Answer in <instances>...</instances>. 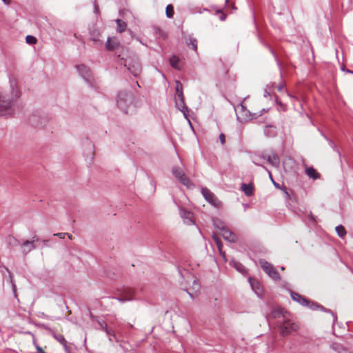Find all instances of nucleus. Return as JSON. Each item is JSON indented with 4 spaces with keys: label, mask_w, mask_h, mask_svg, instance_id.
<instances>
[{
    "label": "nucleus",
    "mask_w": 353,
    "mask_h": 353,
    "mask_svg": "<svg viewBox=\"0 0 353 353\" xmlns=\"http://www.w3.org/2000/svg\"><path fill=\"white\" fill-rule=\"evenodd\" d=\"M39 240V239L37 236H34L31 241L26 240L23 243H21L20 245L21 248L22 253L24 255H26L32 250L36 249L37 246L35 245V242H38Z\"/></svg>",
    "instance_id": "obj_10"
},
{
    "label": "nucleus",
    "mask_w": 353,
    "mask_h": 353,
    "mask_svg": "<svg viewBox=\"0 0 353 353\" xmlns=\"http://www.w3.org/2000/svg\"><path fill=\"white\" fill-rule=\"evenodd\" d=\"M270 52H271V53L272 54V55L274 56V57L275 60H276V61H278V60H277V57H276V54H275L274 52L273 51V50H272V48H270Z\"/></svg>",
    "instance_id": "obj_54"
},
{
    "label": "nucleus",
    "mask_w": 353,
    "mask_h": 353,
    "mask_svg": "<svg viewBox=\"0 0 353 353\" xmlns=\"http://www.w3.org/2000/svg\"><path fill=\"white\" fill-rule=\"evenodd\" d=\"M268 174H269L270 178V179L272 180V183H273L275 187H277V188H278V187H279V185H278V184H277V183L274 181V179H273V178H272V174H271V172H270V171H268Z\"/></svg>",
    "instance_id": "obj_48"
},
{
    "label": "nucleus",
    "mask_w": 353,
    "mask_h": 353,
    "mask_svg": "<svg viewBox=\"0 0 353 353\" xmlns=\"http://www.w3.org/2000/svg\"><path fill=\"white\" fill-rule=\"evenodd\" d=\"M8 242L9 243L12 245V246H16V245H20L21 243L18 241L17 239H16L13 236H10L8 238Z\"/></svg>",
    "instance_id": "obj_38"
},
{
    "label": "nucleus",
    "mask_w": 353,
    "mask_h": 353,
    "mask_svg": "<svg viewBox=\"0 0 353 353\" xmlns=\"http://www.w3.org/2000/svg\"><path fill=\"white\" fill-rule=\"evenodd\" d=\"M225 15L224 14H222L221 16L220 17V19L221 21H224L225 19Z\"/></svg>",
    "instance_id": "obj_58"
},
{
    "label": "nucleus",
    "mask_w": 353,
    "mask_h": 353,
    "mask_svg": "<svg viewBox=\"0 0 353 353\" xmlns=\"http://www.w3.org/2000/svg\"><path fill=\"white\" fill-rule=\"evenodd\" d=\"M288 95L290 97H291V98H293V99L294 98V96L291 95V94H290V93H288Z\"/></svg>",
    "instance_id": "obj_63"
},
{
    "label": "nucleus",
    "mask_w": 353,
    "mask_h": 353,
    "mask_svg": "<svg viewBox=\"0 0 353 353\" xmlns=\"http://www.w3.org/2000/svg\"><path fill=\"white\" fill-rule=\"evenodd\" d=\"M175 84H176V94H181V93H183V85L182 83H181V81H175Z\"/></svg>",
    "instance_id": "obj_36"
},
{
    "label": "nucleus",
    "mask_w": 353,
    "mask_h": 353,
    "mask_svg": "<svg viewBox=\"0 0 353 353\" xmlns=\"http://www.w3.org/2000/svg\"><path fill=\"white\" fill-rule=\"evenodd\" d=\"M272 87H273V84H271V85L268 84V85H267L266 88L264 90L263 96L265 97H268L270 96V90H271Z\"/></svg>",
    "instance_id": "obj_40"
},
{
    "label": "nucleus",
    "mask_w": 353,
    "mask_h": 353,
    "mask_svg": "<svg viewBox=\"0 0 353 353\" xmlns=\"http://www.w3.org/2000/svg\"><path fill=\"white\" fill-rule=\"evenodd\" d=\"M241 189L246 196H251L253 194V187L251 184H241Z\"/></svg>",
    "instance_id": "obj_25"
},
{
    "label": "nucleus",
    "mask_w": 353,
    "mask_h": 353,
    "mask_svg": "<svg viewBox=\"0 0 353 353\" xmlns=\"http://www.w3.org/2000/svg\"><path fill=\"white\" fill-rule=\"evenodd\" d=\"M48 122L46 117H42L39 112H33L28 118V123L34 128L44 127Z\"/></svg>",
    "instance_id": "obj_7"
},
{
    "label": "nucleus",
    "mask_w": 353,
    "mask_h": 353,
    "mask_svg": "<svg viewBox=\"0 0 353 353\" xmlns=\"http://www.w3.org/2000/svg\"><path fill=\"white\" fill-rule=\"evenodd\" d=\"M259 159H265L270 164L278 168L280 165V159L279 157V155L275 153L272 152V155H265L262 154L259 157Z\"/></svg>",
    "instance_id": "obj_13"
},
{
    "label": "nucleus",
    "mask_w": 353,
    "mask_h": 353,
    "mask_svg": "<svg viewBox=\"0 0 353 353\" xmlns=\"http://www.w3.org/2000/svg\"><path fill=\"white\" fill-rule=\"evenodd\" d=\"M306 174L314 180L319 179L320 174L316 171L313 167H309L305 169Z\"/></svg>",
    "instance_id": "obj_21"
},
{
    "label": "nucleus",
    "mask_w": 353,
    "mask_h": 353,
    "mask_svg": "<svg viewBox=\"0 0 353 353\" xmlns=\"http://www.w3.org/2000/svg\"><path fill=\"white\" fill-rule=\"evenodd\" d=\"M265 137H274L276 135V127L273 125H266L263 130Z\"/></svg>",
    "instance_id": "obj_19"
},
{
    "label": "nucleus",
    "mask_w": 353,
    "mask_h": 353,
    "mask_svg": "<svg viewBox=\"0 0 353 353\" xmlns=\"http://www.w3.org/2000/svg\"><path fill=\"white\" fill-rule=\"evenodd\" d=\"M308 217L309 219L312 221V222H315V218L314 216H313V214L310 212V214L308 215Z\"/></svg>",
    "instance_id": "obj_53"
},
{
    "label": "nucleus",
    "mask_w": 353,
    "mask_h": 353,
    "mask_svg": "<svg viewBox=\"0 0 353 353\" xmlns=\"http://www.w3.org/2000/svg\"><path fill=\"white\" fill-rule=\"evenodd\" d=\"M117 45V43H114V42L112 43L110 41V38H108L106 41V43H105V47L108 50H114Z\"/></svg>",
    "instance_id": "obj_35"
},
{
    "label": "nucleus",
    "mask_w": 353,
    "mask_h": 353,
    "mask_svg": "<svg viewBox=\"0 0 353 353\" xmlns=\"http://www.w3.org/2000/svg\"><path fill=\"white\" fill-rule=\"evenodd\" d=\"M325 139L327 141L329 145L333 149V150L336 152L338 153V154L340 156L341 155L340 152L336 148V146L334 144V143L333 142V141L327 137H325Z\"/></svg>",
    "instance_id": "obj_32"
},
{
    "label": "nucleus",
    "mask_w": 353,
    "mask_h": 353,
    "mask_svg": "<svg viewBox=\"0 0 353 353\" xmlns=\"http://www.w3.org/2000/svg\"><path fill=\"white\" fill-rule=\"evenodd\" d=\"M123 65L129 71V72L135 77H137L141 72V65L139 60L137 57H133L125 61Z\"/></svg>",
    "instance_id": "obj_4"
},
{
    "label": "nucleus",
    "mask_w": 353,
    "mask_h": 353,
    "mask_svg": "<svg viewBox=\"0 0 353 353\" xmlns=\"http://www.w3.org/2000/svg\"><path fill=\"white\" fill-rule=\"evenodd\" d=\"M54 236H57L61 239H64L65 236H66V233H62V232L56 233V234H54Z\"/></svg>",
    "instance_id": "obj_47"
},
{
    "label": "nucleus",
    "mask_w": 353,
    "mask_h": 353,
    "mask_svg": "<svg viewBox=\"0 0 353 353\" xmlns=\"http://www.w3.org/2000/svg\"><path fill=\"white\" fill-rule=\"evenodd\" d=\"M37 40L36 37L34 36H32V35H28L26 37V43L28 44H30V45L35 44L37 43Z\"/></svg>",
    "instance_id": "obj_33"
},
{
    "label": "nucleus",
    "mask_w": 353,
    "mask_h": 353,
    "mask_svg": "<svg viewBox=\"0 0 353 353\" xmlns=\"http://www.w3.org/2000/svg\"><path fill=\"white\" fill-rule=\"evenodd\" d=\"M249 283L252 287V289L254 291L256 295L259 297H261L263 290L259 282L254 279L249 278Z\"/></svg>",
    "instance_id": "obj_17"
},
{
    "label": "nucleus",
    "mask_w": 353,
    "mask_h": 353,
    "mask_svg": "<svg viewBox=\"0 0 353 353\" xmlns=\"http://www.w3.org/2000/svg\"><path fill=\"white\" fill-rule=\"evenodd\" d=\"M66 235L68 236V237L70 239H72V235L69 234V233H66Z\"/></svg>",
    "instance_id": "obj_59"
},
{
    "label": "nucleus",
    "mask_w": 353,
    "mask_h": 353,
    "mask_svg": "<svg viewBox=\"0 0 353 353\" xmlns=\"http://www.w3.org/2000/svg\"><path fill=\"white\" fill-rule=\"evenodd\" d=\"M86 143H87L88 148H89V150L90 151V156H91L90 161L92 162L94 159V153L92 152L93 145L88 139L86 140Z\"/></svg>",
    "instance_id": "obj_39"
},
{
    "label": "nucleus",
    "mask_w": 353,
    "mask_h": 353,
    "mask_svg": "<svg viewBox=\"0 0 353 353\" xmlns=\"http://www.w3.org/2000/svg\"><path fill=\"white\" fill-rule=\"evenodd\" d=\"M220 254H221L223 257H225V252H223L222 250H221V252H220Z\"/></svg>",
    "instance_id": "obj_62"
},
{
    "label": "nucleus",
    "mask_w": 353,
    "mask_h": 353,
    "mask_svg": "<svg viewBox=\"0 0 353 353\" xmlns=\"http://www.w3.org/2000/svg\"><path fill=\"white\" fill-rule=\"evenodd\" d=\"M42 242H43L44 246H47V245H46L47 241L46 240H43Z\"/></svg>",
    "instance_id": "obj_61"
},
{
    "label": "nucleus",
    "mask_w": 353,
    "mask_h": 353,
    "mask_svg": "<svg viewBox=\"0 0 353 353\" xmlns=\"http://www.w3.org/2000/svg\"><path fill=\"white\" fill-rule=\"evenodd\" d=\"M33 342H34V345H35V347H36L37 350L39 352H40V353H46V352L43 350V349H42L39 345H38L36 343V341H35V339H34V340H33Z\"/></svg>",
    "instance_id": "obj_43"
},
{
    "label": "nucleus",
    "mask_w": 353,
    "mask_h": 353,
    "mask_svg": "<svg viewBox=\"0 0 353 353\" xmlns=\"http://www.w3.org/2000/svg\"><path fill=\"white\" fill-rule=\"evenodd\" d=\"M53 336L57 341H58L61 345H63V346L64 347L65 351L66 352H68L69 347L67 345V341L65 340L64 336L61 334H54Z\"/></svg>",
    "instance_id": "obj_23"
},
{
    "label": "nucleus",
    "mask_w": 353,
    "mask_h": 353,
    "mask_svg": "<svg viewBox=\"0 0 353 353\" xmlns=\"http://www.w3.org/2000/svg\"><path fill=\"white\" fill-rule=\"evenodd\" d=\"M172 174L174 176L185 186L189 187L190 181L185 175L183 170L179 167H174L172 168Z\"/></svg>",
    "instance_id": "obj_11"
},
{
    "label": "nucleus",
    "mask_w": 353,
    "mask_h": 353,
    "mask_svg": "<svg viewBox=\"0 0 353 353\" xmlns=\"http://www.w3.org/2000/svg\"><path fill=\"white\" fill-rule=\"evenodd\" d=\"M219 140H220V142L222 145L225 144V134L223 133H221L219 134Z\"/></svg>",
    "instance_id": "obj_44"
},
{
    "label": "nucleus",
    "mask_w": 353,
    "mask_h": 353,
    "mask_svg": "<svg viewBox=\"0 0 353 353\" xmlns=\"http://www.w3.org/2000/svg\"><path fill=\"white\" fill-rule=\"evenodd\" d=\"M236 114L237 120L241 123L257 118L256 113H251L243 103H241L236 109Z\"/></svg>",
    "instance_id": "obj_3"
},
{
    "label": "nucleus",
    "mask_w": 353,
    "mask_h": 353,
    "mask_svg": "<svg viewBox=\"0 0 353 353\" xmlns=\"http://www.w3.org/2000/svg\"><path fill=\"white\" fill-rule=\"evenodd\" d=\"M120 302L129 301L134 299V290L132 289H128L122 295L116 298Z\"/></svg>",
    "instance_id": "obj_18"
},
{
    "label": "nucleus",
    "mask_w": 353,
    "mask_h": 353,
    "mask_svg": "<svg viewBox=\"0 0 353 353\" xmlns=\"http://www.w3.org/2000/svg\"><path fill=\"white\" fill-rule=\"evenodd\" d=\"M201 194L205 199L214 207L219 208L221 205V202L208 188H202Z\"/></svg>",
    "instance_id": "obj_9"
},
{
    "label": "nucleus",
    "mask_w": 353,
    "mask_h": 353,
    "mask_svg": "<svg viewBox=\"0 0 353 353\" xmlns=\"http://www.w3.org/2000/svg\"><path fill=\"white\" fill-rule=\"evenodd\" d=\"M279 323H281L279 329L280 333L283 336L295 332L298 328V325L290 320L285 319L283 321H279Z\"/></svg>",
    "instance_id": "obj_8"
},
{
    "label": "nucleus",
    "mask_w": 353,
    "mask_h": 353,
    "mask_svg": "<svg viewBox=\"0 0 353 353\" xmlns=\"http://www.w3.org/2000/svg\"><path fill=\"white\" fill-rule=\"evenodd\" d=\"M11 96L0 93V117H8L12 116L17 106L18 99L21 92L15 88L16 82L10 80Z\"/></svg>",
    "instance_id": "obj_1"
},
{
    "label": "nucleus",
    "mask_w": 353,
    "mask_h": 353,
    "mask_svg": "<svg viewBox=\"0 0 353 353\" xmlns=\"http://www.w3.org/2000/svg\"><path fill=\"white\" fill-rule=\"evenodd\" d=\"M175 99H176L178 101L185 100L183 93L176 94Z\"/></svg>",
    "instance_id": "obj_45"
},
{
    "label": "nucleus",
    "mask_w": 353,
    "mask_h": 353,
    "mask_svg": "<svg viewBox=\"0 0 353 353\" xmlns=\"http://www.w3.org/2000/svg\"><path fill=\"white\" fill-rule=\"evenodd\" d=\"M176 107L183 112L184 117L188 119V108L185 105V100L178 101L175 99Z\"/></svg>",
    "instance_id": "obj_20"
},
{
    "label": "nucleus",
    "mask_w": 353,
    "mask_h": 353,
    "mask_svg": "<svg viewBox=\"0 0 353 353\" xmlns=\"http://www.w3.org/2000/svg\"><path fill=\"white\" fill-rule=\"evenodd\" d=\"M213 239L214 241H215V243H216V242H219L221 240L219 239V237L216 236L215 235L213 236Z\"/></svg>",
    "instance_id": "obj_55"
},
{
    "label": "nucleus",
    "mask_w": 353,
    "mask_h": 353,
    "mask_svg": "<svg viewBox=\"0 0 353 353\" xmlns=\"http://www.w3.org/2000/svg\"><path fill=\"white\" fill-rule=\"evenodd\" d=\"M179 62V58H178L177 57H176L175 55H173V56L170 59V65H171L173 68L179 69V66H178Z\"/></svg>",
    "instance_id": "obj_30"
},
{
    "label": "nucleus",
    "mask_w": 353,
    "mask_h": 353,
    "mask_svg": "<svg viewBox=\"0 0 353 353\" xmlns=\"http://www.w3.org/2000/svg\"><path fill=\"white\" fill-rule=\"evenodd\" d=\"M92 40H93L94 41H99V39L98 37H93V38H92Z\"/></svg>",
    "instance_id": "obj_60"
},
{
    "label": "nucleus",
    "mask_w": 353,
    "mask_h": 353,
    "mask_svg": "<svg viewBox=\"0 0 353 353\" xmlns=\"http://www.w3.org/2000/svg\"><path fill=\"white\" fill-rule=\"evenodd\" d=\"M305 306L310 308L312 310H317L320 309L321 305L319 304L317 302H314L308 299V303L305 305Z\"/></svg>",
    "instance_id": "obj_28"
},
{
    "label": "nucleus",
    "mask_w": 353,
    "mask_h": 353,
    "mask_svg": "<svg viewBox=\"0 0 353 353\" xmlns=\"http://www.w3.org/2000/svg\"><path fill=\"white\" fill-rule=\"evenodd\" d=\"M319 310H321V311H323L325 312H327V313L331 314L333 316V317H334V321L335 320L336 317L334 316V313L330 309L325 308L323 305H321V307H320Z\"/></svg>",
    "instance_id": "obj_42"
},
{
    "label": "nucleus",
    "mask_w": 353,
    "mask_h": 353,
    "mask_svg": "<svg viewBox=\"0 0 353 353\" xmlns=\"http://www.w3.org/2000/svg\"><path fill=\"white\" fill-rule=\"evenodd\" d=\"M259 263L262 269L270 278L273 279L275 281H279L281 279V276L279 272L275 269L273 265H272L265 259H260Z\"/></svg>",
    "instance_id": "obj_6"
},
{
    "label": "nucleus",
    "mask_w": 353,
    "mask_h": 353,
    "mask_svg": "<svg viewBox=\"0 0 353 353\" xmlns=\"http://www.w3.org/2000/svg\"><path fill=\"white\" fill-rule=\"evenodd\" d=\"M185 43L188 48H192L195 52L197 51V40L195 38L192 37V36H190L185 40Z\"/></svg>",
    "instance_id": "obj_22"
},
{
    "label": "nucleus",
    "mask_w": 353,
    "mask_h": 353,
    "mask_svg": "<svg viewBox=\"0 0 353 353\" xmlns=\"http://www.w3.org/2000/svg\"><path fill=\"white\" fill-rule=\"evenodd\" d=\"M116 23H117V31L121 33L126 29L127 25L125 22L123 21L117 19H116Z\"/></svg>",
    "instance_id": "obj_26"
},
{
    "label": "nucleus",
    "mask_w": 353,
    "mask_h": 353,
    "mask_svg": "<svg viewBox=\"0 0 353 353\" xmlns=\"http://www.w3.org/2000/svg\"><path fill=\"white\" fill-rule=\"evenodd\" d=\"M76 68L79 74L84 79V81L90 86H93L94 78L90 69L84 64L77 65Z\"/></svg>",
    "instance_id": "obj_5"
},
{
    "label": "nucleus",
    "mask_w": 353,
    "mask_h": 353,
    "mask_svg": "<svg viewBox=\"0 0 353 353\" xmlns=\"http://www.w3.org/2000/svg\"><path fill=\"white\" fill-rule=\"evenodd\" d=\"M335 230L338 236L341 238H343L346 234L345 229L342 225H337L335 228Z\"/></svg>",
    "instance_id": "obj_29"
},
{
    "label": "nucleus",
    "mask_w": 353,
    "mask_h": 353,
    "mask_svg": "<svg viewBox=\"0 0 353 353\" xmlns=\"http://www.w3.org/2000/svg\"><path fill=\"white\" fill-rule=\"evenodd\" d=\"M284 84L283 83H280L279 85H277V90L279 91H281L283 90V88H284Z\"/></svg>",
    "instance_id": "obj_52"
},
{
    "label": "nucleus",
    "mask_w": 353,
    "mask_h": 353,
    "mask_svg": "<svg viewBox=\"0 0 353 353\" xmlns=\"http://www.w3.org/2000/svg\"><path fill=\"white\" fill-rule=\"evenodd\" d=\"M193 284H194V288H196V290H198L199 289V284L198 281L196 280H194Z\"/></svg>",
    "instance_id": "obj_51"
},
{
    "label": "nucleus",
    "mask_w": 353,
    "mask_h": 353,
    "mask_svg": "<svg viewBox=\"0 0 353 353\" xmlns=\"http://www.w3.org/2000/svg\"><path fill=\"white\" fill-rule=\"evenodd\" d=\"M276 103H277L278 104H279V105H282V103H281V102H279V101H278L277 98H276Z\"/></svg>",
    "instance_id": "obj_64"
},
{
    "label": "nucleus",
    "mask_w": 353,
    "mask_h": 353,
    "mask_svg": "<svg viewBox=\"0 0 353 353\" xmlns=\"http://www.w3.org/2000/svg\"><path fill=\"white\" fill-rule=\"evenodd\" d=\"M8 272H9V281H10L11 287H12L13 295L19 301V299L17 298V286L14 283L13 276L9 271H8Z\"/></svg>",
    "instance_id": "obj_27"
},
{
    "label": "nucleus",
    "mask_w": 353,
    "mask_h": 353,
    "mask_svg": "<svg viewBox=\"0 0 353 353\" xmlns=\"http://www.w3.org/2000/svg\"><path fill=\"white\" fill-rule=\"evenodd\" d=\"M165 14L168 18H172L174 15V7L168 4L165 8Z\"/></svg>",
    "instance_id": "obj_31"
},
{
    "label": "nucleus",
    "mask_w": 353,
    "mask_h": 353,
    "mask_svg": "<svg viewBox=\"0 0 353 353\" xmlns=\"http://www.w3.org/2000/svg\"><path fill=\"white\" fill-rule=\"evenodd\" d=\"M99 12L98 6L96 3H94V12L97 13Z\"/></svg>",
    "instance_id": "obj_57"
},
{
    "label": "nucleus",
    "mask_w": 353,
    "mask_h": 353,
    "mask_svg": "<svg viewBox=\"0 0 353 353\" xmlns=\"http://www.w3.org/2000/svg\"><path fill=\"white\" fill-rule=\"evenodd\" d=\"M216 244L217 248H218V249L219 250V252H221V248H222V243H221V241H220L219 242H216Z\"/></svg>",
    "instance_id": "obj_50"
},
{
    "label": "nucleus",
    "mask_w": 353,
    "mask_h": 353,
    "mask_svg": "<svg viewBox=\"0 0 353 353\" xmlns=\"http://www.w3.org/2000/svg\"><path fill=\"white\" fill-rule=\"evenodd\" d=\"M92 319L97 322L100 329L105 332L110 341H112V338L116 339L115 334L114 332H111V331L108 327L106 322L104 320L101 319L99 317H92Z\"/></svg>",
    "instance_id": "obj_12"
},
{
    "label": "nucleus",
    "mask_w": 353,
    "mask_h": 353,
    "mask_svg": "<svg viewBox=\"0 0 353 353\" xmlns=\"http://www.w3.org/2000/svg\"><path fill=\"white\" fill-rule=\"evenodd\" d=\"M272 316L273 318H282L283 319L281 321L285 320V316L284 314V311L282 308L279 307L276 308L272 312Z\"/></svg>",
    "instance_id": "obj_24"
},
{
    "label": "nucleus",
    "mask_w": 353,
    "mask_h": 353,
    "mask_svg": "<svg viewBox=\"0 0 353 353\" xmlns=\"http://www.w3.org/2000/svg\"><path fill=\"white\" fill-rule=\"evenodd\" d=\"M6 5H9L10 3V0H1Z\"/></svg>",
    "instance_id": "obj_56"
},
{
    "label": "nucleus",
    "mask_w": 353,
    "mask_h": 353,
    "mask_svg": "<svg viewBox=\"0 0 353 353\" xmlns=\"http://www.w3.org/2000/svg\"><path fill=\"white\" fill-rule=\"evenodd\" d=\"M117 105L121 111L127 114L130 108L137 105L134 95L131 91L121 90L119 92Z\"/></svg>",
    "instance_id": "obj_2"
},
{
    "label": "nucleus",
    "mask_w": 353,
    "mask_h": 353,
    "mask_svg": "<svg viewBox=\"0 0 353 353\" xmlns=\"http://www.w3.org/2000/svg\"><path fill=\"white\" fill-rule=\"evenodd\" d=\"M233 266L236 268V270H238L239 272H243L244 270H245V268L244 266L240 263L239 262H236V261H233Z\"/></svg>",
    "instance_id": "obj_37"
},
{
    "label": "nucleus",
    "mask_w": 353,
    "mask_h": 353,
    "mask_svg": "<svg viewBox=\"0 0 353 353\" xmlns=\"http://www.w3.org/2000/svg\"><path fill=\"white\" fill-rule=\"evenodd\" d=\"M332 347L333 349L339 351V353H341L340 352V350H342L343 351H344L345 353L347 352V350L345 349H344L342 346H341L339 344H336V343H334L332 345Z\"/></svg>",
    "instance_id": "obj_41"
},
{
    "label": "nucleus",
    "mask_w": 353,
    "mask_h": 353,
    "mask_svg": "<svg viewBox=\"0 0 353 353\" xmlns=\"http://www.w3.org/2000/svg\"><path fill=\"white\" fill-rule=\"evenodd\" d=\"M221 234L223 238L231 243H235L237 241V236L236 234L230 230L227 227L223 228L221 226Z\"/></svg>",
    "instance_id": "obj_14"
},
{
    "label": "nucleus",
    "mask_w": 353,
    "mask_h": 353,
    "mask_svg": "<svg viewBox=\"0 0 353 353\" xmlns=\"http://www.w3.org/2000/svg\"><path fill=\"white\" fill-rule=\"evenodd\" d=\"M214 227H216L217 229H219L221 232V226L223 228H225L226 226L225 225V224L219 219H214Z\"/></svg>",
    "instance_id": "obj_34"
},
{
    "label": "nucleus",
    "mask_w": 353,
    "mask_h": 353,
    "mask_svg": "<svg viewBox=\"0 0 353 353\" xmlns=\"http://www.w3.org/2000/svg\"><path fill=\"white\" fill-rule=\"evenodd\" d=\"M180 215L183 219V222L187 225H193V215L192 213L185 209L180 210Z\"/></svg>",
    "instance_id": "obj_15"
},
{
    "label": "nucleus",
    "mask_w": 353,
    "mask_h": 353,
    "mask_svg": "<svg viewBox=\"0 0 353 353\" xmlns=\"http://www.w3.org/2000/svg\"><path fill=\"white\" fill-rule=\"evenodd\" d=\"M252 163H253L254 164H255L256 165L262 166L263 168H265L264 166H263V165L260 163V162H259V161L258 158H254V159H253V160H252Z\"/></svg>",
    "instance_id": "obj_46"
},
{
    "label": "nucleus",
    "mask_w": 353,
    "mask_h": 353,
    "mask_svg": "<svg viewBox=\"0 0 353 353\" xmlns=\"http://www.w3.org/2000/svg\"><path fill=\"white\" fill-rule=\"evenodd\" d=\"M290 296L294 301L299 303L303 306L308 303V299L297 292L290 291Z\"/></svg>",
    "instance_id": "obj_16"
},
{
    "label": "nucleus",
    "mask_w": 353,
    "mask_h": 353,
    "mask_svg": "<svg viewBox=\"0 0 353 353\" xmlns=\"http://www.w3.org/2000/svg\"><path fill=\"white\" fill-rule=\"evenodd\" d=\"M341 70L342 71H344V72H346L347 73H350V74H353V71L352 70H348V69H345V67H341Z\"/></svg>",
    "instance_id": "obj_49"
}]
</instances>
